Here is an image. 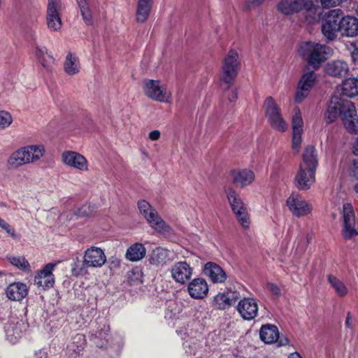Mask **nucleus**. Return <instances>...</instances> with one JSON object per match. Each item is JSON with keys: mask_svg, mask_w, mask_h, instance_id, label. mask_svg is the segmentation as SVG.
I'll return each instance as SVG.
<instances>
[{"mask_svg": "<svg viewBox=\"0 0 358 358\" xmlns=\"http://www.w3.org/2000/svg\"><path fill=\"white\" fill-rule=\"evenodd\" d=\"M232 182L239 188H243L251 185L255 179V173L249 169H238L230 171Z\"/></svg>", "mask_w": 358, "mask_h": 358, "instance_id": "412c9836", "label": "nucleus"}, {"mask_svg": "<svg viewBox=\"0 0 358 358\" xmlns=\"http://www.w3.org/2000/svg\"><path fill=\"white\" fill-rule=\"evenodd\" d=\"M341 34L347 37H355L358 35V19L355 17L346 15L341 17Z\"/></svg>", "mask_w": 358, "mask_h": 358, "instance_id": "a878e982", "label": "nucleus"}, {"mask_svg": "<svg viewBox=\"0 0 358 358\" xmlns=\"http://www.w3.org/2000/svg\"><path fill=\"white\" fill-rule=\"evenodd\" d=\"M232 211L234 213L235 216H236L238 215H240L242 213L248 212V208H247L246 205H244V206H239L237 208H234V209H232Z\"/></svg>", "mask_w": 358, "mask_h": 358, "instance_id": "13d9d810", "label": "nucleus"}, {"mask_svg": "<svg viewBox=\"0 0 358 358\" xmlns=\"http://www.w3.org/2000/svg\"><path fill=\"white\" fill-rule=\"evenodd\" d=\"M302 133H292V148L296 152L299 153L302 142Z\"/></svg>", "mask_w": 358, "mask_h": 358, "instance_id": "603ef678", "label": "nucleus"}, {"mask_svg": "<svg viewBox=\"0 0 358 358\" xmlns=\"http://www.w3.org/2000/svg\"><path fill=\"white\" fill-rule=\"evenodd\" d=\"M265 0H245L242 5L243 11H250L262 5Z\"/></svg>", "mask_w": 358, "mask_h": 358, "instance_id": "8fccbe9b", "label": "nucleus"}, {"mask_svg": "<svg viewBox=\"0 0 358 358\" xmlns=\"http://www.w3.org/2000/svg\"><path fill=\"white\" fill-rule=\"evenodd\" d=\"M203 271L214 284H222L227 279V274L225 271L214 262H207L204 265Z\"/></svg>", "mask_w": 358, "mask_h": 358, "instance_id": "b1692460", "label": "nucleus"}, {"mask_svg": "<svg viewBox=\"0 0 358 358\" xmlns=\"http://www.w3.org/2000/svg\"><path fill=\"white\" fill-rule=\"evenodd\" d=\"M24 152H27V157L29 164L38 161L45 154V148L43 145H31L24 147Z\"/></svg>", "mask_w": 358, "mask_h": 358, "instance_id": "72a5a7b5", "label": "nucleus"}, {"mask_svg": "<svg viewBox=\"0 0 358 358\" xmlns=\"http://www.w3.org/2000/svg\"><path fill=\"white\" fill-rule=\"evenodd\" d=\"M237 310L245 320H252L258 313L257 301L254 298H243L238 302Z\"/></svg>", "mask_w": 358, "mask_h": 358, "instance_id": "aec40b11", "label": "nucleus"}, {"mask_svg": "<svg viewBox=\"0 0 358 358\" xmlns=\"http://www.w3.org/2000/svg\"><path fill=\"white\" fill-rule=\"evenodd\" d=\"M170 251L159 247L153 250L150 257V262L152 265L163 266L169 264L171 259L170 258Z\"/></svg>", "mask_w": 358, "mask_h": 358, "instance_id": "bb28decb", "label": "nucleus"}, {"mask_svg": "<svg viewBox=\"0 0 358 358\" xmlns=\"http://www.w3.org/2000/svg\"><path fill=\"white\" fill-rule=\"evenodd\" d=\"M189 295L194 299H203L208 293V285L202 278L191 280L187 287Z\"/></svg>", "mask_w": 358, "mask_h": 358, "instance_id": "4be33fe9", "label": "nucleus"}, {"mask_svg": "<svg viewBox=\"0 0 358 358\" xmlns=\"http://www.w3.org/2000/svg\"><path fill=\"white\" fill-rule=\"evenodd\" d=\"M84 265L87 268H98L102 267L106 262L104 251L99 247L91 246L84 252Z\"/></svg>", "mask_w": 358, "mask_h": 358, "instance_id": "2eb2a0df", "label": "nucleus"}, {"mask_svg": "<svg viewBox=\"0 0 358 358\" xmlns=\"http://www.w3.org/2000/svg\"><path fill=\"white\" fill-rule=\"evenodd\" d=\"M213 303V306L220 310H225L231 306L229 301V297H227V295L225 292L218 293L217 295H215L214 296Z\"/></svg>", "mask_w": 358, "mask_h": 358, "instance_id": "a19ab883", "label": "nucleus"}, {"mask_svg": "<svg viewBox=\"0 0 358 358\" xmlns=\"http://www.w3.org/2000/svg\"><path fill=\"white\" fill-rule=\"evenodd\" d=\"M24 152V147L19 148L14 151L8 157L7 164L10 169H17L25 164H29V161L27 159L28 155Z\"/></svg>", "mask_w": 358, "mask_h": 358, "instance_id": "c85d7f7f", "label": "nucleus"}, {"mask_svg": "<svg viewBox=\"0 0 358 358\" xmlns=\"http://www.w3.org/2000/svg\"><path fill=\"white\" fill-rule=\"evenodd\" d=\"M299 55L313 67L314 70L320 68L322 64L327 59L329 48L320 43L307 41L299 44Z\"/></svg>", "mask_w": 358, "mask_h": 358, "instance_id": "f03ea898", "label": "nucleus"}, {"mask_svg": "<svg viewBox=\"0 0 358 358\" xmlns=\"http://www.w3.org/2000/svg\"><path fill=\"white\" fill-rule=\"evenodd\" d=\"M288 358H302L299 353L298 352H293L289 355Z\"/></svg>", "mask_w": 358, "mask_h": 358, "instance_id": "69168bd1", "label": "nucleus"}, {"mask_svg": "<svg viewBox=\"0 0 358 358\" xmlns=\"http://www.w3.org/2000/svg\"><path fill=\"white\" fill-rule=\"evenodd\" d=\"M356 323L357 319L353 317L352 314L348 312L345 320V328L352 335L354 334Z\"/></svg>", "mask_w": 358, "mask_h": 358, "instance_id": "09e8293b", "label": "nucleus"}, {"mask_svg": "<svg viewBox=\"0 0 358 358\" xmlns=\"http://www.w3.org/2000/svg\"><path fill=\"white\" fill-rule=\"evenodd\" d=\"M109 331V327L104 324L103 328L95 334H92L91 340L93 341L94 344L99 348H103L104 345L102 340H106L107 333Z\"/></svg>", "mask_w": 358, "mask_h": 358, "instance_id": "79ce46f5", "label": "nucleus"}, {"mask_svg": "<svg viewBox=\"0 0 358 358\" xmlns=\"http://www.w3.org/2000/svg\"><path fill=\"white\" fill-rule=\"evenodd\" d=\"M229 101L230 102H235L238 99V91L237 90H234L231 94L229 96Z\"/></svg>", "mask_w": 358, "mask_h": 358, "instance_id": "680f3d73", "label": "nucleus"}, {"mask_svg": "<svg viewBox=\"0 0 358 358\" xmlns=\"http://www.w3.org/2000/svg\"><path fill=\"white\" fill-rule=\"evenodd\" d=\"M347 103H351V101L338 96H332L325 113L326 122L327 124L332 123L339 115L342 117L344 110L347 109L345 108Z\"/></svg>", "mask_w": 358, "mask_h": 358, "instance_id": "dca6fc26", "label": "nucleus"}, {"mask_svg": "<svg viewBox=\"0 0 358 358\" xmlns=\"http://www.w3.org/2000/svg\"><path fill=\"white\" fill-rule=\"evenodd\" d=\"M317 166L316 150L313 146L308 145L304 150L302 162L294 178L295 185L299 189L308 190L315 183Z\"/></svg>", "mask_w": 358, "mask_h": 358, "instance_id": "f257e3e1", "label": "nucleus"}, {"mask_svg": "<svg viewBox=\"0 0 358 358\" xmlns=\"http://www.w3.org/2000/svg\"><path fill=\"white\" fill-rule=\"evenodd\" d=\"M342 94L350 98L358 96V79L350 78L343 81L341 85Z\"/></svg>", "mask_w": 358, "mask_h": 358, "instance_id": "2f4dec72", "label": "nucleus"}, {"mask_svg": "<svg viewBox=\"0 0 358 358\" xmlns=\"http://www.w3.org/2000/svg\"><path fill=\"white\" fill-rule=\"evenodd\" d=\"M347 172L350 178L355 182L358 180V159L350 161Z\"/></svg>", "mask_w": 358, "mask_h": 358, "instance_id": "49530a36", "label": "nucleus"}, {"mask_svg": "<svg viewBox=\"0 0 358 358\" xmlns=\"http://www.w3.org/2000/svg\"><path fill=\"white\" fill-rule=\"evenodd\" d=\"M240 66L238 52L234 50H230L225 56L222 66L221 81L227 85L226 89H229L237 76Z\"/></svg>", "mask_w": 358, "mask_h": 358, "instance_id": "1a4fd4ad", "label": "nucleus"}, {"mask_svg": "<svg viewBox=\"0 0 358 358\" xmlns=\"http://www.w3.org/2000/svg\"><path fill=\"white\" fill-rule=\"evenodd\" d=\"M28 293L27 287L24 283L14 282L8 285L6 289L8 298L13 301H20Z\"/></svg>", "mask_w": 358, "mask_h": 358, "instance_id": "cd10ccee", "label": "nucleus"}, {"mask_svg": "<svg viewBox=\"0 0 358 358\" xmlns=\"http://www.w3.org/2000/svg\"><path fill=\"white\" fill-rule=\"evenodd\" d=\"M64 71L69 76H73L80 72V61L76 55L69 52L64 64Z\"/></svg>", "mask_w": 358, "mask_h": 358, "instance_id": "473e14b6", "label": "nucleus"}, {"mask_svg": "<svg viewBox=\"0 0 358 358\" xmlns=\"http://www.w3.org/2000/svg\"><path fill=\"white\" fill-rule=\"evenodd\" d=\"M142 88L145 95L152 100L166 103L172 101L171 92L159 80L145 79Z\"/></svg>", "mask_w": 358, "mask_h": 358, "instance_id": "423d86ee", "label": "nucleus"}, {"mask_svg": "<svg viewBox=\"0 0 358 358\" xmlns=\"http://www.w3.org/2000/svg\"><path fill=\"white\" fill-rule=\"evenodd\" d=\"M71 273L78 277L87 273V268L84 265V260L80 264L78 257H76L71 264Z\"/></svg>", "mask_w": 358, "mask_h": 358, "instance_id": "c03bdc74", "label": "nucleus"}, {"mask_svg": "<svg viewBox=\"0 0 358 358\" xmlns=\"http://www.w3.org/2000/svg\"><path fill=\"white\" fill-rule=\"evenodd\" d=\"M85 340L83 334H78L73 338L72 343L68 345L67 350L71 355H77L84 349Z\"/></svg>", "mask_w": 358, "mask_h": 358, "instance_id": "c9c22d12", "label": "nucleus"}, {"mask_svg": "<svg viewBox=\"0 0 358 358\" xmlns=\"http://www.w3.org/2000/svg\"><path fill=\"white\" fill-rule=\"evenodd\" d=\"M152 0H138L136 8V20L138 22H145L151 12Z\"/></svg>", "mask_w": 358, "mask_h": 358, "instance_id": "7c9ffc66", "label": "nucleus"}, {"mask_svg": "<svg viewBox=\"0 0 358 358\" xmlns=\"http://www.w3.org/2000/svg\"><path fill=\"white\" fill-rule=\"evenodd\" d=\"M327 280L339 296H344L348 294V289L346 285L337 277L333 275H329L327 276Z\"/></svg>", "mask_w": 358, "mask_h": 358, "instance_id": "4c0bfd02", "label": "nucleus"}, {"mask_svg": "<svg viewBox=\"0 0 358 358\" xmlns=\"http://www.w3.org/2000/svg\"><path fill=\"white\" fill-rule=\"evenodd\" d=\"M108 264L110 270H115L120 267L121 260L116 256H112L109 258Z\"/></svg>", "mask_w": 358, "mask_h": 358, "instance_id": "6e6d98bb", "label": "nucleus"}, {"mask_svg": "<svg viewBox=\"0 0 358 358\" xmlns=\"http://www.w3.org/2000/svg\"><path fill=\"white\" fill-rule=\"evenodd\" d=\"M0 228L4 230L7 234H10L12 237L15 238L16 234L13 227L10 225L3 219L0 217Z\"/></svg>", "mask_w": 358, "mask_h": 358, "instance_id": "864d4df0", "label": "nucleus"}, {"mask_svg": "<svg viewBox=\"0 0 358 358\" xmlns=\"http://www.w3.org/2000/svg\"><path fill=\"white\" fill-rule=\"evenodd\" d=\"M160 136L161 134L159 130H154L149 134V138L152 141H157Z\"/></svg>", "mask_w": 358, "mask_h": 358, "instance_id": "052dcab7", "label": "nucleus"}, {"mask_svg": "<svg viewBox=\"0 0 358 358\" xmlns=\"http://www.w3.org/2000/svg\"><path fill=\"white\" fill-rule=\"evenodd\" d=\"M268 287L273 294L279 295L280 294V289L277 285L270 283L268 285Z\"/></svg>", "mask_w": 358, "mask_h": 358, "instance_id": "bf43d9fd", "label": "nucleus"}, {"mask_svg": "<svg viewBox=\"0 0 358 358\" xmlns=\"http://www.w3.org/2000/svg\"><path fill=\"white\" fill-rule=\"evenodd\" d=\"M343 15L339 9H333L325 13L322 17L321 29L324 36L328 41L334 40L341 33V17Z\"/></svg>", "mask_w": 358, "mask_h": 358, "instance_id": "6e6552de", "label": "nucleus"}, {"mask_svg": "<svg viewBox=\"0 0 358 358\" xmlns=\"http://www.w3.org/2000/svg\"><path fill=\"white\" fill-rule=\"evenodd\" d=\"M352 152L358 156V136L355 139L353 145H352Z\"/></svg>", "mask_w": 358, "mask_h": 358, "instance_id": "e2e57ef3", "label": "nucleus"}, {"mask_svg": "<svg viewBox=\"0 0 358 358\" xmlns=\"http://www.w3.org/2000/svg\"><path fill=\"white\" fill-rule=\"evenodd\" d=\"M353 189L358 194V180L354 182Z\"/></svg>", "mask_w": 358, "mask_h": 358, "instance_id": "774afa93", "label": "nucleus"}, {"mask_svg": "<svg viewBox=\"0 0 358 358\" xmlns=\"http://www.w3.org/2000/svg\"><path fill=\"white\" fill-rule=\"evenodd\" d=\"M303 121L299 108L294 109L292 116V133H303Z\"/></svg>", "mask_w": 358, "mask_h": 358, "instance_id": "ea45409f", "label": "nucleus"}, {"mask_svg": "<svg viewBox=\"0 0 358 358\" xmlns=\"http://www.w3.org/2000/svg\"><path fill=\"white\" fill-rule=\"evenodd\" d=\"M61 159L64 165L80 172H87L89 171L88 160L79 152L65 150L62 153Z\"/></svg>", "mask_w": 358, "mask_h": 358, "instance_id": "4468645a", "label": "nucleus"}, {"mask_svg": "<svg viewBox=\"0 0 358 358\" xmlns=\"http://www.w3.org/2000/svg\"><path fill=\"white\" fill-rule=\"evenodd\" d=\"M22 322H17L16 324L10 323L6 327V334L7 339L12 343H15L22 337V332L21 327Z\"/></svg>", "mask_w": 358, "mask_h": 358, "instance_id": "f704fd0d", "label": "nucleus"}, {"mask_svg": "<svg viewBox=\"0 0 358 358\" xmlns=\"http://www.w3.org/2000/svg\"><path fill=\"white\" fill-rule=\"evenodd\" d=\"M92 214L90 206L84 205L74 213L73 215L76 217H88Z\"/></svg>", "mask_w": 358, "mask_h": 358, "instance_id": "5fc2aeb1", "label": "nucleus"}, {"mask_svg": "<svg viewBox=\"0 0 358 358\" xmlns=\"http://www.w3.org/2000/svg\"><path fill=\"white\" fill-rule=\"evenodd\" d=\"M265 116L271 127L279 132H285L288 124L282 116L281 108L272 96H268L264 103Z\"/></svg>", "mask_w": 358, "mask_h": 358, "instance_id": "0eeeda50", "label": "nucleus"}, {"mask_svg": "<svg viewBox=\"0 0 358 358\" xmlns=\"http://www.w3.org/2000/svg\"><path fill=\"white\" fill-rule=\"evenodd\" d=\"M13 119L10 113L0 111V129L8 127L12 123Z\"/></svg>", "mask_w": 358, "mask_h": 358, "instance_id": "3c124183", "label": "nucleus"}, {"mask_svg": "<svg viewBox=\"0 0 358 358\" xmlns=\"http://www.w3.org/2000/svg\"><path fill=\"white\" fill-rule=\"evenodd\" d=\"M138 208L151 228L160 234H170V226L165 222L158 214L157 210L147 201L140 200L138 202Z\"/></svg>", "mask_w": 358, "mask_h": 358, "instance_id": "39448f33", "label": "nucleus"}, {"mask_svg": "<svg viewBox=\"0 0 358 358\" xmlns=\"http://www.w3.org/2000/svg\"><path fill=\"white\" fill-rule=\"evenodd\" d=\"M350 71L348 64L342 59L331 60L325 65L324 71L334 78H343L346 76Z\"/></svg>", "mask_w": 358, "mask_h": 358, "instance_id": "393cba45", "label": "nucleus"}, {"mask_svg": "<svg viewBox=\"0 0 358 358\" xmlns=\"http://www.w3.org/2000/svg\"><path fill=\"white\" fill-rule=\"evenodd\" d=\"M62 2L60 0H48L46 11L48 28L52 31H59L62 28L61 18Z\"/></svg>", "mask_w": 358, "mask_h": 358, "instance_id": "ddd939ff", "label": "nucleus"}, {"mask_svg": "<svg viewBox=\"0 0 358 358\" xmlns=\"http://www.w3.org/2000/svg\"><path fill=\"white\" fill-rule=\"evenodd\" d=\"M317 81V75L313 70L307 68L303 71L298 82L294 101L302 102L308 95Z\"/></svg>", "mask_w": 358, "mask_h": 358, "instance_id": "9d476101", "label": "nucleus"}, {"mask_svg": "<svg viewBox=\"0 0 358 358\" xmlns=\"http://www.w3.org/2000/svg\"><path fill=\"white\" fill-rule=\"evenodd\" d=\"M59 263V262H50L45 264L35 276V284L38 287H41L43 289H48L53 287L55 284V277L52 271Z\"/></svg>", "mask_w": 358, "mask_h": 358, "instance_id": "6ab92c4d", "label": "nucleus"}, {"mask_svg": "<svg viewBox=\"0 0 358 358\" xmlns=\"http://www.w3.org/2000/svg\"><path fill=\"white\" fill-rule=\"evenodd\" d=\"M198 322H192L177 329V334L184 340L183 348L188 355H195L201 347L203 336Z\"/></svg>", "mask_w": 358, "mask_h": 358, "instance_id": "20e7f679", "label": "nucleus"}, {"mask_svg": "<svg viewBox=\"0 0 358 358\" xmlns=\"http://www.w3.org/2000/svg\"><path fill=\"white\" fill-rule=\"evenodd\" d=\"M36 358H48V355L46 352L43 350H40L35 354Z\"/></svg>", "mask_w": 358, "mask_h": 358, "instance_id": "0e129e2a", "label": "nucleus"}, {"mask_svg": "<svg viewBox=\"0 0 358 358\" xmlns=\"http://www.w3.org/2000/svg\"><path fill=\"white\" fill-rule=\"evenodd\" d=\"M352 57L354 61H356L358 57V50H356L352 52Z\"/></svg>", "mask_w": 358, "mask_h": 358, "instance_id": "338daca9", "label": "nucleus"}, {"mask_svg": "<svg viewBox=\"0 0 358 358\" xmlns=\"http://www.w3.org/2000/svg\"><path fill=\"white\" fill-rule=\"evenodd\" d=\"M342 235L345 240H350L357 234L355 228L356 218L352 205L345 203L342 208Z\"/></svg>", "mask_w": 358, "mask_h": 358, "instance_id": "f8f14e48", "label": "nucleus"}, {"mask_svg": "<svg viewBox=\"0 0 358 358\" xmlns=\"http://www.w3.org/2000/svg\"><path fill=\"white\" fill-rule=\"evenodd\" d=\"M286 203L289 211L296 217L307 216L313 210L312 204L298 193H292Z\"/></svg>", "mask_w": 358, "mask_h": 358, "instance_id": "9b49d317", "label": "nucleus"}, {"mask_svg": "<svg viewBox=\"0 0 358 358\" xmlns=\"http://www.w3.org/2000/svg\"><path fill=\"white\" fill-rule=\"evenodd\" d=\"M145 255V246L142 243H135L127 248L125 257L131 262H138L143 259Z\"/></svg>", "mask_w": 358, "mask_h": 358, "instance_id": "c756f323", "label": "nucleus"}, {"mask_svg": "<svg viewBox=\"0 0 358 358\" xmlns=\"http://www.w3.org/2000/svg\"><path fill=\"white\" fill-rule=\"evenodd\" d=\"M35 55L38 62L45 69H49L54 63L53 57L48 53L45 47L37 46L36 48Z\"/></svg>", "mask_w": 358, "mask_h": 358, "instance_id": "e433bc0d", "label": "nucleus"}, {"mask_svg": "<svg viewBox=\"0 0 358 358\" xmlns=\"http://www.w3.org/2000/svg\"><path fill=\"white\" fill-rule=\"evenodd\" d=\"M277 9L286 15L303 12L306 14V20L309 24L317 20V8L312 0H281L277 4Z\"/></svg>", "mask_w": 358, "mask_h": 358, "instance_id": "7ed1b4c3", "label": "nucleus"}, {"mask_svg": "<svg viewBox=\"0 0 358 358\" xmlns=\"http://www.w3.org/2000/svg\"><path fill=\"white\" fill-rule=\"evenodd\" d=\"M236 220L241 227L244 229H248L250 227L251 221L248 211L246 213H242L240 215L236 216Z\"/></svg>", "mask_w": 358, "mask_h": 358, "instance_id": "de8ad7c7", "label": "nucleus"}, {"mask_svg": "<svg viewBox=\"0 0 358 358\" xmlns=\"http://www.w3.org/2000/svg\"><path fill=\"white\" fill-rule=\"evenodd\" d=\"M347 109L341 117L345 128L351 134H356L358 131V117L354 103H347Z\"/></svg>", "mask_w": 358, "mask_h": 358, "instance_id": "5701e85b", "label": "nucleus"}, {"mask_svg": "<svg viewBox=\"0 0 358 358\" xmlns=\"http://www.w3.org/2000/svg\"><path fill=\"white\" fill-rule=\"evenodd\" d=\"M259 336L261 340L267 344L277 343L278 346H285L289 343L286 337L280 336L278 327L273 324L263 325L259 331Z\"/></svg>", "mask_w": 358, "mask_h": 358, "instance_id": "a211bd4d", "label": "nucleus"}, {"mask_svg": "<svg viewBox=\"0 0 358 358\" xmlns=\"http://www.w3.org/2000/svg\"><path fill=\"white\" fill-rule=\"evenodd\" d=\"M225 293L227 295V297H229V301L231 306H233L241 297L239 292L236 291L228 290Z\"/></svg>", "mask_w": 358, "mask_h": 358, "instance_id": "4d7b16f0", "label": "nucleus"}, {"mask_svg": "<svg viewBox=\"0 0 358 358\" xmlns=\"http://www.w3.org/2000/svg\"><path fill=\"white\" fill-rule=\"evenodd\" d=\"M171 278L180 284H186L193 275V268L185 261H180L173 264L170 270Z\"/></svg>", "mask_w": 358, "mask_h": 358, "instance_id": "f3484780", "label": "nucleus"}, {"mask_svg": "<svg viewBox=\"0 0 358 358\" xmlns=\"http://www.w3.org/2000/svg\"><path fill=\"white\" fill-rule=\"evenodd\" d=\"M10 264L23 271H30L31 266L28 261L24 257H11L9 259Z\"/></svg>", "mask_w": 358, "mask_h": 358, "instance_id": "37998d69", "label": "nucleus"}, {"mask_svg": "<svg viewBox=\"0 0 358 358\" xmlns=\"http://www.w3.org/2000/svg\"><path fill=\"white\" fill-rule=\"evenodd\" d=\"M78 4L80 8L83 20L87 24H92V16L87 6L86 0H78Z\"/></svg>", "mask_w": 358, "mask_h": 358, "instance_id": "a18cd8bd", "label": "nucleus"}, {"mask_svg": "<svg viewBox=\"0 0 358 358\" xmlns=\"http://www.w3.org/2000/svg\"><path fill=\"white\" fill-rule=\"evenodd\" d=\"M226 194L231 210L234 208H237L239 206L245 205L240 195L233 188L227 189Z\"/></svg>", "mask_w": 358, "mask_h": 358, "instance_id": "58836bf2", "label": "nucleus"}]
</instances>
